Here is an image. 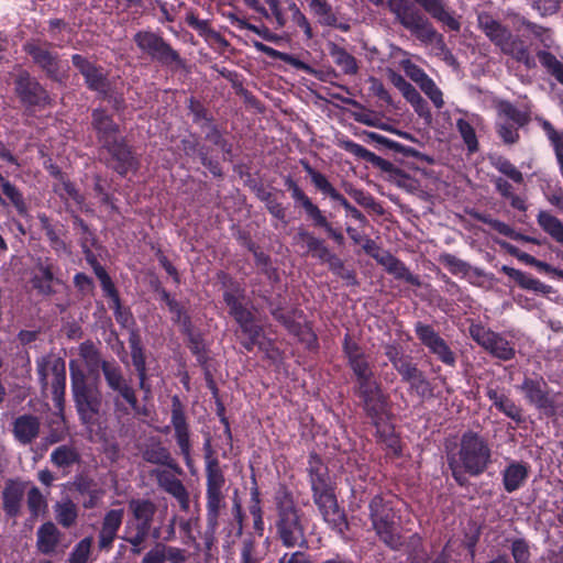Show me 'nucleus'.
I'll return each mask as SVG.
<instances>
[{
  "instance_id": "1",
  "label": "nucleus",
  "mask_w": 563,
  "mask_h": 563,
  "mask_svg": "<svg viewBox=\"0 0 563 563\" xmlns=\"http://www.w3.org/2000/svg\"><path fill=\"white\" fill-rule=\"evenodd\" d=\"M452 478L460 487L470 485V477H479L494 463L493 444L488 437L474 430L464 431L455 450L446 454Z\"/></svg>"
},
{
  "instance_id": "2",
  "label": "nucleus",
  "mask_w": 563,
  "mask_h": 563,
  "mask_svg": "<svg viewBox=\"0 0 563 563\" xmlns=\"http://www.w3.org/2000/svg\"><path fill=\"white\" fill-rule=\"evenodd\" d=\"M307 473L311 486L313 503L329 527L343 536L349 529L344 510L340 509L335 485L331 479L328 465L321 456L311 452L308 457Z\"/></svg>"
},
{
  "instance_id": "3",
  "label": "nucleus",
  "mask_w": 563,
  "mask_h": 563,
  "mask_svg": "<svg viewBox=\"0 0 563 563\" xmlns=\"http://www.w3.org/2000/svg\"><path fill=\"white\" fill-rule=\"evenodd\" d=\"M400 500L389 494H377L368 503V518L378 540L393 551L405 545L401 533Z\"/></svg>"
},
{
  "instance_id": "4",
  "label": "nucleus",
  "mask_w": 563,
  "mask_h": 563,
  "mask_svg": "<svg viewBox=\"0 0 563 563\" xmlns=\"http://www.w3.org/2000/svg\"><path fill=\"white\" fill-rule=\"evenodd\" d=\"M276 518L274 522L276 538L286 548H305L308 544L306 529L308 520L296 505L291 492L280 489L275 496Z\"/></svg>"
},
{
  "instance_id": "5",
  "label": "nucleus",
  "mask_w": 563,
  "mask_h": 563,
  "mask_svg": "<svg viewBox=\"0 0 563 563\" xmlns=\"http://www.w3.org/2000/svg\"><path fill=\"white\" fill-rule=\"evenodd\" d=\"M292 245L301 250L303 256H311L321 264H327L329 271L346 282L349 286L358 285L354 269L346 268L344 261L333 253L324 239L305 227H299L292 236Z\"/></svg>"
},
{
  "instance_id": "6",
  "label": "nucleus",
  "mask_w": 563,
  "mask_h": 563,
  "mask_svg": "<svg viewBox=\"0 0 563 563\" xmlns=\"http://www.w3.org/2000/svg\"><path fill=\"white\" fill-rule=\"evenodd\" d=\"M479 30L497 46L501 53L511 56L528 68L536 65L526 43L517 35H514L508 26L495 19L488 12L477 14Z\"/></svg>"
},
{
  "instance_id": "7",
  "label": "nucleus",
  "mask_w": 563,
  "mask_h": 563,
  "mask_svg": "<svg viewBox=\"0 0 563 563\" xmlns=\"http://www.w3.org/2000/svg\"><path fill=\"white\" fill-rule=\"evenodd\" d=\"M107 387L115 393L113 398L114 412L124 416L130 410L137 416H147L146 408H142L139 404L136 391L130 380L124 376L123 369L115 360H107L100 366Z\"/></svg>"
},
{
  "instance_id": "8",
  "label": "nucleus",
  "mask_w": 563,
  "mask_h": 563,
  "mask_svg": "<svg viewBox=\"0 0 563 563\" xmlns=\"http://www.w3.org/2000/svg\"><path fill=\"white\" fill-rule=\"evenodd\" d=\"M229 316L238 325L235 334L241 346L246 352H252L258 339L265 338L264 325L256 316V308L250 298L236 300L232 296L227 299Z\"/></svg>"
},
{
  "instance_id": "9",
  "label": "nucleus",
  "mask_w": 563,
  "mask_h": 563,
  "mask_svg": "<svg viewBox=\"0 0 563 563\" xmlns=\"http://www.w3.org/2000/svg\"><path fill=\"white\" fill-rule=\"evenodd\" d=\"M386 5L400 25L419 42L423 44L443 43V35L409 0H387Z\"/></svg>"
},
{
  "instance_id": "10",
  "label": "nucleus",
  "mask_w": 563,
  "mask_h": 563,
  "mask_svg": "<svg viewBox=\"0 0 563 563\" xmlns=\"http://www.w3.org/2000/svg\"><path fill=\"white\" fill-rule=\"evenodd\" d=\"M133 42L142 53L162 66L174 69L185 67V59L158 33L137 31L133 35Z\"/></svg>"
},
{
  "instance_id": "11",
  "label": "nucleus",
  "mask_w": 563,
  "mask_h": 563,
  "mask_svg": "<svg viewBox=\"0 0 563 563\" xmlns=\"http://www.w3.org/2000/svg\"><path fill=\"white\" fill-rule=\"evenodd\" d=\"M285 186L291 194L297 207H301L314 228L323 229L327 236L331 239L338 246H344L345 238L340 228H334L328 220L324 212L309 198L298 184L288 176L285 179Z\"/></svg>"
},
{
  "instance_id": "12",
  "label": "nucleus",
  "mask_w": 563,
  "mask_h": 563,
  "mask_svg": "<svg viewBox=\"0 0 563 563\" xmlns=\"http://www.w3.org/2000/svg\"><path fill=\"white\" fill-rule=\"evenodd\" d=\"M353 393L360 399L363 411L371 422L391 418L389 395L385 393L378 379L354 384Z\"/></svg>"
},
{
  "instance_id": "13",
  "label": "nucleus",
  "mask_w": 563,
  "mask_h": 563,
  "mask_svg": "<svg viewBox=\"0 0 563 563\" xmlns=\"http://www.w3.org/2000/svg\"><path fill=\"white\" fill-rule=\"evenodd\" d=\"M225 484L224 474L220 467L219 461H211L206 465V520L207 530L214 533L219 526V516L224 506V495L222 493Z\"/></svg>"
},
{
  "instance_id": "14",
  "label": "nucleus",
  "mask_w": 563,
  "mask_h": 563,
  "mask_svg": "<svg viewBox=\"0 0 563 563\" xmlns=\"http://www.w3.org/2000/svg\"><path fill=\"white\" fill-rule=\"evenodd\" d=\"M71 391L81 423L87 426L96 424L102 405L100 390L89 385L82 375L79 377L73 375Z\"/></svg>"
},
{
  "instance_id": "15",
  "label": "nucleus",
  "mask_w": 563,
  "mask_h": 563,
  "mask_svg": "<svg viewBox=\"0 0 563 563\" xmlns=\"http://www.w3.org/2000/svg\"><path fill=\"white\" fill-rule=\"evenodd\" d=\"M14 93L26 111L43 110L52 103L47 89L26 69L20 70L13 80Z\"/></svg>"
},
{
  "instance_id": "16",
  "label": "nucleus",
  "mask_w": 563,
  "mask_h": 563,
  "mask_svg": "<svg viewBox=\"0 0 563 563\" xmlns=\"http://www.w3.org/2000/svg\"><path fill=\"white\" fill-rule=\"evenodd\" d=\"M187 108L192 114V122L198 124L201 129L208 128L205 140L210 142L213 146L222 152L223 161H233V144L224 136L219 125L214 123V119L205 104L190 97L187 101Z\"/></svg>"
},
{
  "instance_id": "17",
  "label": "nucleus",
  "mask_w": 563,
  "mask_h": 563,
  "mask_svg": "<svg viewBox=\"0 0 563 563\" xmlns=\"http://www.w3.org/2000/svg\"><path fill=\"white\" fill-rule=\"evenodd\" d=\"M518 389L523 394L526 401L545 417L551 418L556 415L555 394L541 375H526Z\"/></svg>"
},
{
  "instance_id": "18",
  "label": "nucleus",
  "mask_w": 563,
  "mask_h": 563,
  "mask_svg": "<svg viewBox=\"0 0 563 563\" xmlns=\"http://www.w3.org/2000/svg\"><path fill=\"white\" fill-rule=\"evenodd\" d=\"M338 145L356 158L369 163L373 167L387 174L388 178L400 187H406L408 183L412 180L407 173L395 166L391 162L376 155L366 147L347 137L340 139Z\"/></svg>"
},
{
  "instance_id": "19",
  "label": "nucleus",
  "mask_w": 563,
  "mask_h": 563,
  "mask_svg": "<svg viewBox=\"0 0 563 563\" xmlns=\"http://www.w3.org/2000/svg\"><path fill=\"white\" fill-rule=\"evenodd\" d=\"M470 336L493 357L508 362L515 358V344L482 323H472L468 328Z\"/></svg>"
},
{
  "instance_id": "20",
  "label": "nucleus",
  "mask_w": 563,
  "mask_h": 563,
  "mask_svg": "<svg viewBox=\"0 0 563 563\" xmlns=\"http://www.w3.org/2000/svg\"><path fill=\"white\" fill-rule=\"evenodd\" d=\"M413 331L421 345H423L437 361L448 367L456 366V353L432 324L417 321L413 325Z\"/></svg>"
},
{
  "instance_id": "21",
  "label": "nucleus",
  "mask_w": 563,
  "mask_h": 563,
  "mask_svg": "<svg viewBox=\"0 0 563 563\" xmlns=\"http://www.w3.org/2000/svg\"><path fill=\"white\" fill-rule=\"evenodd\" d=\"M71 63L82 76L88 90L96 92L102 100H110L111 82L101 65L81 54L71 55Z\"/></svg>"
},
{
  "instance_id": "22",
  "label": "nucleus",
  "mask_w": 563,
  "mask_h": 563,
  "mask_svg": "<svg viewBox=\"0 0 563 563\" xmlns=\"http://www.w3.org/2000/svg\"><path fill=\"white\" fill-rule=\"evenodd\" d=\"M51 46L52 43L47 41L31 38L23 44L22 49L47 78L58 80L60 59L57 52L49 49Z\"/></svg>"
},
{
  "instance_id": "23",
  "label": "nucleus",
  "mask_w": 563,
  "mask_h": 563,
  "mask_svg": "<svg viewBox=\"0 0 563 563\" xmlns=\"http://www.w3.org/2000/svg\"><path fill=\"white\" fill-rule=\"evenodd\" d=\"M59 267L51 257H38L31 273L30 283L38 296L52 297L56 294L55 286L62 285V279L57 276Z\"/></svg>"
},
{
  "instance_id": "24",
  "label": "nucleus",
  "mask_w": 563,
  "mask_h": 563,
  "mask_svg": "<svg viewBox=\"0 0 563 563\" xmlns=\"http://www.w3.org/2000/svg\"><path fill=\"white\" fill-rule=\"evenodd\" d=\"M300 164L318 191L329 197L331 200L339 202L354 220L358 222L366 221V217L334 188L325 175L314 169L307 161H301Z\"/></svg>"
},
{
  "instance_id": "25",
  "label": "nucleus",
  "mask_w": 563,
  "mask_h": 563,
  "mask_svg": "<svg viewBox=\"0 0 563 563\" xmlns=\"http://www.w3.org/2000/svg\"><path fill=\"white\" fill-rule=\"evenodd\" d=\"M170 423L174 437L187 466L191 463L190 428L187 421L185 407L178 395L172 397Z\"/></svg>"
},
{
  "instance_id": "26",
  "label": "nucleus",
  "mask_w": 563,
  "mask_h": 563,
  "mask_svg": "<svg viewBox=\"0 0 563 563\" xmlns=\"http://www.w3.org/2000/svg\"><path fill=\"white\" fill-rule=\"evenodd\" d=\"M110 155L111 163L109 166L121 177H125L130 172H136L140 162L124 136L103 146Z\"/></svg>"
},
{
  "instance_id": "27",
  "label": "nucleus",
  "mask_w": 563,
  "mask_h": 563,
  "mask_svg": "<svg viewBox=\"0 0 563 563\" xmlns=\"http://www.w3.org/2000/svg\"><path fill=\"white\" fill-rule=\"evenodd\" d=\"M431 19L440 23L444 31L459 33L462 27L461 15L448 0H413Z\"/></svg>"
},
{
  "instance_id": "28",
  "label": "nucleus",
  "mask_w": 563,
  "mask_h": 563,
  "mask_svg": "<svg viewBox=\"0 0 563 563\" xmlns=\"http://www.w3.org/2000/svg\"><path fill=\"white\" fill-rule=\"evenodd\" d=\"M181 150L188 157L197 156L203 167H206L213 177H223V170L220 161L212 156V147L201 143L197 133H190L189 136L180 140Z\"/></svg>"
},
{
  "instance_id": "29",
  "label": "nucleus",
  "mask_w": 563,
  "mask_h": 563,
  "mask_svg": "<svg viewBox=\"0 0 563 563\" xmlns=\"http://www.w3.org/2000/svg\"><path fill=\"white\" fill-rule=\"evenodd\" d=\"M485 395L498 412L511 419L518 426L525 422L523 408L510 397L508 389L498 385H488Z\"/></svg>"
},
{
  "instance_id": "30",
  "label": "nucleus",
  "mask_w": 563,
  "mask_h": 563,
  "mask_svg": "<svg viewBox=\"0 0 563 563\" xmlns=\"http://www.w3.org/2000/svg\"><path fill=\"white\" fill-rule=\"evenodd\" d=\"M124 509L112 508L103 515L101 526L98 532V549L100 552L109 553L113 549V544L118 532L123 523Z\"/></svg>"
},
{
  "instance_id": "31",
  "label": "nucleus",
  "mask_w": 563,
  "mask_h": 563,
  "mask_svg": "<svg viewBox=\"0 0 563 563\" xmlns=\"http://www.w3.org/2000/svg\"><path fill=\"white\" fill-rule=\"evenodd\" d=\"M91 126L101 147L121 137L119 135L120 125L103 107H98L91 111Z\"/></svg>"
},
{
  "instance_id": "32",
  "label": "nucleus",
  "mask_w": 563,
  "mask_h": 563,
  "mask_svg": "<svg viewBox=\"0 0 563 563\" xmlns=\"http://www.w3.org/2000/svg\"><path fill=\"white\" fill-rule=\"evenodd\" d=\"M401 382L408 384V391L421 400L434 397V387L426 373L413 361L398 373Z\"/></svg>"
},
{
  "instance_id": "33",
  "label": "nucleus",
  "mask_w": 563,
  "mask_h": 563,
  "mask_svg": "<svg viewBox=\"0 0 563 563\" xmlns=\"http://www.w3.org/2000/svg\"><path fill=\"white\" fill-rule=\"evenodd\" d=\"M310 11L318 18V22L323 26L338 29L342 32H349L351 24L347 19L338 15L328 0H307Z\"/></svg>"
},
{
  "instance_id": "34",
  "label": "nucleus",
  "mask_w": 563,
  "mask_h": 563,
  "mask_svg": "<svg viewBox=\"0 0 563 563\" xmlns=\"http://www.w3.org/2000/svg\"><path fill=\"white\" fill-rule=\"evenodd\" d=\"M25 485L19 481L10 478L5 482L1 498L2 509L8 518H16L21 514Z\"/></svg>"
},
{
  "instance_id": "35",
  "label": "nucleus",
  "mask_w": 563,
  "mask_h": 563,
  "mask_svg": "<svg viewBox=\"0 0 563 563\" xmlns=\"http://www.w3.org/2000/svg\"><path fill=\"white\" fill-rule=\"evenodd\" d=\"M129 345L131 349L132 364L139 378V387L147 395L151 393V386L147 383L146 355L140 333L136 331L131 332L129 335Z\"/></svg>"
},
{
  "instance_id": "36",
  "label": "nucleus",
  "mask_w": 563,
  "mask_h": 563,
  "mask_svg": "<svg viewBox=\"0 0 563 563\" xmlns=\"http://www.w3.org/2000/svg\"><path fill=\"white\" fill-rule=\"evenodd\" d=\"M151 526L128 517L124 521L123 532L120 538L131 545V553L139 555L144 550V543L151 536Z\"/></svg>"
},
{
  "instance_id": "37",
  "label": "nucleus",
  "mask_w": 563,
  "mask_h": 563,
  "mask_svg": "<svg viewBox=\"0 0 563 563\" xmlns=\"http://www.w3.org/2000/svg\"><path fill=\"white\" fill-rule=\"evenodd\" d=\"M141 455L146 463L166 466L178 474L181 473V468L178 463L172 456L169 450L164 446L159 440H153L146 443L141 450Z\"/></svg>"
},
{
  "instance_id": "38",
  "label": "nucleus",
  "mask_w": 563,
  "mask_h": 563,
  "mask_svg": "<svg viewBox=\"0 0 563 563\" xmlns=\"http://www.w3.org/2000/svg\"><path fill=\"white\" fill-rule=\"evenodd\" d=\"M500 474L504 489L507 493H514L527 482L530 465L527 462L511 460Z\"/></svg>"
},
{
  "instance_id": "39",
  "label": "nucleus",
  "mask_w": 563,
  "mask_h": 563,
  "mask_svg": "<svg viewBox=\"0 0 563 563\" xmlns=\"http://www.w3.org/2000/svg\"><path fill=\"white\" fill-rule=\"evenodd\" d=\"M41 422L36 416L24 413L13 421L14 438L22 444L32 443L40 433Z\"/></svg>"
},
{
  "instance_id": "40",
  "label": "nucleus",
  "mask_w": 563,
  "mask_h": 563,
  "mask_svg": "<svg viewBox=\"0 0 563 563\" xmlns=\"http://www.w3.org/2000/svg\"><path fill=\"white\" fill-rule=\"evenodd\" d=\"M473 217L477 221L489 225L494 231L498 232L499 234H501L506 238H509L515 241L540 245V241L538 239L530 236V235H526L520 232H517L509 224H507L498 219L492 218L490 214L476 212V213H474Z\"/></svg>"
},
{
  "instance_id": "41",
  "label": "nucleus",
  "mask_w": 563,
  "mask_h": 563,
  "mask_svg": "<svg viewBox=\"0 0 563 563\" xmlns=\"http://www.w3.org/2000/svg\"><path fill=\"white\" fill-rule=\"evenodd\" d=\"M128 517L146 526H153L157 512L156 504L150 498H131L128 500Z\"/></svg>"
},
{
  "instance_id": "42",
  "label": "nucleus",
  "mask_w": 563,
  "mask_h": 563,
  "mask_svg": "<svg viewBox=\"0 0 563 563\" xmlns=\"http://www.w3.org/2000/svg\"><path fill=\"white\" fill-rule=\"evenodd\" d=\"M500 272L511 278L520 288L540 294H549L551 286L542 283L531 274L504 265Z\"/></svg>"
},
{
  "instance_id": "43",
  "label": "nucleus",
  "mask_w": 563,
  "mask_h": 563,
  "mask_svg": "<svg viewBox=\"0 0 563 563\" xmlns=\"http://www.w3.org/2000/svg\"><path fill=\"white\" fill-rule=\"evenodd\" d=\"M375 428V435L377 441L386 446L394 456L399 457L402 455V448L400 438L395 433L394 426L386 423V420H377L371 422Z\"/></svg>"
},
{
  "instance_id": "44",
  "label": "nucleus",
  "mask_w": 563,
  "mask_h": 563,
  "mask_svg": "<svg viewBox=\"0 0 563 563\" xmlns=\"http://www.w3.org/2000/svg\"><path fill=\"white\" fill-rule=\"evenodd\" d=\"M51 373L53 375L52 379V396L55 407L63 410L64 408V397L66 390V368L65 362L62 358H55Z\"/></svg>"
},
{
  "instance_id": "45",
  "label": "nucleus",
  "mask_w": 563,
  "mask_h": 563,
  "mask_svg": "<svg viewBox=\"0 0 563 563\" xmlns=\"http://www.w3.org/2000/svg\"><path fill=\"white\" fill-rule=\"evenodd\" d=\"M250 188L256 198L265 203L268 212L280 221H286V208L277 200L272 191L266 190L262 183L252 181Z\"/></svg>"
},
{
  "instance_id": "46",
  "label": "nucleus",
  "mask_w": 563,
  "mask_h": 563,
  "mask_svg": "<svg viewBox=\"0 0 563 563\" xmlns=\"http://www.w3.org/2000/svg\"><path fill=\"white\" fill-rule=\"evenodd\" d=\"M49 461L57 468L68 472L75 464L80 463L81 455L75 446L62 444L52 451Z\"/></svg>"
},
{
  "instance_id": "47",
  "label": "nucleus",
  "mask_w": 563,
  "mask_h": 563,
  "mask_svg": "<svg viewBox=\"0 0 563 563\" xmlns=\"http://www.w3.org/2000/svg\"><path fill=\"white\" fill-rule=\"evenodd\" d=\"M59 542V531L56 526L51 522H44L37 530V549L43 554H51L55 551Z\"/></svg>"
},
{
  "instance_id": "48",
  "label": "nucleus",
  "mask_w": 563,
  "mask_h": 563,
  "mask_svg": "<svg viewBox=\"0 0 563 563\" xmlns=\"http://www.w3.org/2000/svg\"><path fill=\"white\" fill-rule=\"evenodd\" d=\"M254 47L258 52L265 54L266 56H268L273 59H279V60L292 66L294 68H296L298 70H303L306 73L312 71L311 66H309L307 63L302 62L301 59H299L298 57H296L291 54L277 51L262 42H254Z\"/></svg>"
},
{
  "instance_id": "49",
  "label": "nucleus",
  "mask_w": 563,
  "mask_h": 563,
  "mask_svg": "<svg viewBox=\"0 0 563 563\" xmlns=\"http://www.w3.org/2000/svg\"><path fill=\"white\" fill-rule=\"evenodd\" d=\"M330 56L336 66L341 68L344 75H356L358 73V62L344 47L334 43L329 48Z\"/></svg>"
},
{
  "instance_id": "50",
  "label": "nucleus",
  "mask_w": 563,
  "mask_h": 563,
  "mask_svg": "<svg viewBox=\"0 0 563 563\" xmlns=\"http://www.w3.org/2000/svg\"><path fill=\"white\" fill-rule=\"evenodd\" d=\"M537 222L556 243L563 244V222L558 217L541 210L537 214Z\"/></svg>"
},
{
  "instance_id": "51",
  "label": "nucleus",
  "mask_w": 563,
  "mask_h": 563,
  "mask_svg": "<svg viewBox=\"0 0 563 563\" xmlns=\"http://www.w3.org/2000/svg\"><path fill=\"white\" fill-rule=\"evenodd\" d=\"M346 364L353 373L355 384H363L377 379L367 354L353 358L346 362Z\"/></svg>"
},
{
  "instance_id": "52",
  "label": "nucleus",
  "mask_w": 563,
  "mask_h": 563,
  "mask_svg": "<svg viewBox=\"0 0 563 563\" xmlns=\"http://www.w3.org/2000/svg\"><path fill=\"white\" fill-rule=\"evenodd\" d=\"M287 331L294 336H296L298 341L302 343L308 351L316 352L319 350L318 335L316 334L310 324H302L298 321H295L294 325H290L287 329Z\"/></svg>"
},
{
  "instance_id": "53",
  "label": "nucleus",
  "mask_w": 563,
  "mask_h": 563,
  "mask_svg": "<svg viewBox=\"0 0 563 563\" xmlns=\"http://www.w3.org/2000/svg\"><path fill=\"white\" fill-rule=\"evenodd\" d=\"M217 278L221 286L224 288L222 294L223 302L227 305V299L229 297H233L236 300L246 299L245 288L234 279L229 273L224 271H219L217 273Z\"/></svg>"
},
{
  "instance_id": "54",
  "label": "nucleus",
  "mask_w": 563,
  "mask_h": 563,
  "mask_svg": "<svg viewBox=\"0 0 563 563\" xmlns=\"http://www.w3.org/2000/svg\"><path fill=\"white\" fill-rule=\"evenodd\" d=\"M217 278L221 286L224 288L222 294L223 302L227 305V299L229 297H233L236 300L246 299L245 288L234 279L229 273L224 271H219L217 273Z\"/></svg>"
},
{
  "instance_id": "55",
  "label": "nucleus",
  "mask_w": 563,
  "mask_h": 563,
  "mask_svg": "<svg viewBox=\"0 0 563 563\" xmlns=\"http://www.w3.org/2000/svg\"><path fill=\"white\" fill-rule=\"evenodd\" d=\"M498 113L518 128L526 126L531 120L529 110H521L510 101H501L498 104Z\"/></svg>"
},
{
  "instance_id": "56",
  "label": "nucleus",
  "mask_w": 563,
  "mask_h": 563,
  "mask_svg": "<svg viewBox=\"0 0 563 563\" xmlns=\"http://www.w3.org/2000/svg\"><path fill=\"white\" fill-rule=\"evenodd\" d=\"M0 186L3 195L11 201L16 212L20 216H25L27 213V205L19 188L11 184L2 174H0Z\"/></svg>"
},
{
  "instance_id": "57",
  "label": "nucleus",
  "mask_w": 563,
  "mask_h": 563,
  "mask_svg": "<svg viewBox=\"0 0 563 563\" xmlns=\"http://www.w3.org/2000/svg\"><path fill=\"white\" fill-rule=\"evenodd\" d=\"M490 164L515 184L521 185L525 183L522 173L507 157L501 155L490 157Z\"/></svg>"
},
{
  "instance_id": "58",
  "label": "nucleus",
  "mask_w": 563,
  "mask_h": 563,
  "mask_svg": "<svg viewBox=\"0 0 563 563\" xmlns=\"http://www.w3.org/2000/svg\"><path fill=\"white\" fill-rule=\"evenodd\" d=\"M185 20L200 36L216 41L222 38L221 34L211 27L209 20H200L195 12H188Z\"/></svg>"
},
{
  "instance_id": "59",
  "label": "nucleus",
  "mask_w": 563,
  "mask_h": 563,
  "mask_svg": "<svg viewBox=\"0 0 563 563\" xmlns=\"http://www.w3.org/2000/svg\"><path fill=\"white\" fill-rule=\"evenodd\" d=\"M537 57L542 67H544L561 85H563V63L549 51H539L537 53Z\"/></svg>"
},
{
  "instance_id": "60",
  "label": "nucleus",
  "mask_w": 563,
  "mask_h": 563,
  "mask_svg": "<svg viewBox=\"0 0 563 563\" xmlns=\"http://www.w3.org/2000/svg\"><path fill=\"white\" fill-rule=\"evenodd\" d=\"M384 354L393 365L394 369L399 373L413 360L410 355L405 354L399 344H387Z\"/></svg>"
},
{
  "instance_id": "61",
  "label": "nucleus",
  "mask_w": 563,
  "mask_h": 563,
  "mask_svg": "<svg viewBox=\"0 0 563 563\" xmlns=\"http://www.w3.org/2000/svg\"><path fill=\"white\" fill-rule=\"evenodd\" d=\"M93 538L87 536L75 544L69 553L68 563H89Z\"/></svg>"
},
{
  "instance_id": "62",
  "label": "nucleus",
  "mask_w": 563,
  "mask_h": 563,
  "mask_svg": "<svg viewBox=\"0 0 563 563\" xmlns=\"http://www.w3.org/2000/svg\"><path fill=\"white\" fill-rule=\"evenodd\" d=\"M456 129L465 143L470 153L478 151V140L473 125L465 119L460 118L456 120Z\"/></svg>"
},
{
  "instance_id": "63",
  "label": "nucleus",
  "mask_w": 563,
  "mask_h": 563,
  "mask_svg": "<svg viewBox=\"0 0 563 563\" xmlns=\"http://www.w3.org/2000/svg\"><path fill=\"white\" fill-rule=\"evenodd\" d=\"M288 11L291 13V21L300 27L307 40L314 36L311 23L294 0H287Z\"/></svg>"
},
{
  "instance_id": "64",
  "label": "nucleus",
  "mask_w": 563,
  "mask_h": 563,
  "mask_svg": "<svg viewBox=\"0 0 563 563\" xmlns=\"http://www.w3.org/2000/svg\"><path fill=\"white\" fill-rule=\"evenodd\" d=\"M252 254L254 255L255 264L261 268L262 274H264L268 280L277 283L279 280V275L277 268L272 265L271 256L263 252L261 247Z\"/></svg>"
}]
</instances>
